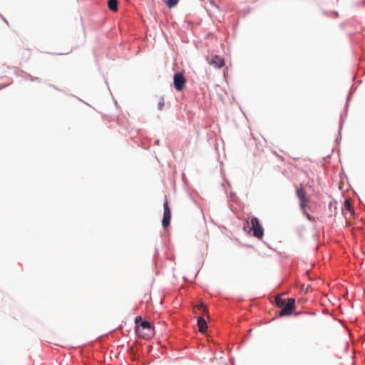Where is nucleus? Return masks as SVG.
Returning <instances> with one entry per match:
<instances>
[{
  "label": "nucleus",
  "mask_w": 365,
  "mask_h": 365,
  "mask_svg": "<svg viewBox=\"0 0 365 365\" xmlns=\"http://www.w3.org/2000/svg\"><path fill=\"white\" fill-rule=\"evenodd\" d=\"M165 105V100L163 96H160L158 98V109L159 110H162Z\"/></svg>",
  "instance_id": "9d476101"
},
{
  "label": "nucleus",
  "mask_w": 365,
  "mask_h": 365,
  "mask_svg": "<svg viewBox=\"0 0 365 365\" xmlns=\"http://www.w3.org/2000/svg\"><path fill=\"white\" fill-rule=\"evenodd\" d=\"M247 224L251 225L250 230L254 237L261 239L264 235V230L256 217H252L247 220Z\"/></svg>",
  "instance_id": "7ed1b4c3"
},
{
  "label": "nucleus",
  "mask_w": 365,
  "mask_h": 365,
  "mask_svg": "<svg viewBox=\"0 0 365 365\" xmlns=\"http://www.w3.org/2000/svg\"><path fill=\"white\" fill-rule=\"evenodd\" d=\"M178 1H179V0H168L166 2V5L169 8H172V7L175 6L178 4Z\"/></svg>",
  "instance_id": "f8f14e48"
},
{
  "label": "nucleus",
  "mask_w": 365,
  "mask_h": 365,
  "mask_svg": "<svg viewBox=\"0 0 365 365\" xmlns=\"http://www.w3.org/2000/svg\"><path fill=\"white\" fill-rule=\"evenodd\" d=\"M344 207H345V210L349 211L351 215L354 213V210H353L351 204L349 200H345Z\"/></svg>",
  "instance_id": "1a4fd4ad"
},
{
  "label": "nucleus",
  "mask_w": 365,
  "mask_h": 365,
  "mask_svg": "<svg viewBox=\"0 0 365 365\" xmlns=\"http://www.w3.org/2000/svg\"><path fill=\"white\" fill-rule=\"evenodd\" d=\"M164 207V213H163V218L162 220V224L164 227H167L170 222V218H171V211L168 205V202L167 200H165L163 203Z\"/></svg>",
  "instance_id": "423d86ee"
},
{
  "label": "nucleus",
  "mask_w": 365,
  "mask_h": 365,
  "mask_svg": "<svg viewBox=\"0 0 365 365\" xmlns=\"http://www.w3.org/2000/svg\"><path fill=\"white\" fill-rule=\"evenodd\" d=\"M173 81L175 88L180 91L183 89L186 80L182 73H177L174 75Z\"/></svg>",
  "instance_id": "39448f33"
},
{
  "label": "nucleus",
  "mask_w": 365,
  "mask_h": 365,
  "mask_svg": "<svg viewBox=\"0 0 365 365\" xmlns=\"http://www.w3.org/2000/svg\"><path fill=\"white\" fill-rule=\"evenodd\" d=\"M312 314L307 312H296V315L297 316H299L302 318H303L304 319H307V318H309V317Z\"/></svg>",
  "instance_id": "9b49d317"
},
{
  "label": "nucleus",
  "mask_w": 365,
  "mask_h": 365,
  "mask_svg": "<svg viewBox=\"0 0 365 365\" xmlns=\"http://www.w3.org/2000/svg\"><path fill=\"white\" fill-rule=\"evenodd\" d=\"M275 304L279 308L278 316L286 317L290 316L296 309L295 299L288 298L286 293L277 294L275 297Z\"/></svg>",
  "instance_id": "f257e3e1"
},
{
  "label": "nucleus",
  "mask_w": 365,
  "mask_h": 365,
  "mask_svg": "<svg viewBox=\"0 0 365 365\" xmlns=\"http://www.w3.org/2000/svg\"><path fill=\"white\" fill-rule=\"evenodd\" d=\"M297 196L299 200V206L304 214L307 215V217L310 220L311 217L307 214L306 208L308 205L309 200L306 197V192L304 189L302 184L297 187Z\"/></svg>",
  "instance_id": "f03ea898"
},
{
  "label": "nucleus",
  "mask_w": 365,
  "mask_h": 365,
  "mask_svg": "<svg viewBox=\"0 0 365 365\" xmlns=\"http://www.w3.org/2000/svg\"><path fill=\"white\" fill-rule=\"evenodd\" d=\"M194 313L195 314L196 319H205V317H207V319H210V316L208 314V312L203 304H200L194 307Z\"/></svg>",
  "instance_id": "20e7f679"
},
{
  "label": "nucleus",
  "mask_w": 365,
  "mask_h": 365,
  "mask_svg": "<svg viewBox=\"0 0 365 365\" xmlns=\"http://www.w3.org/2000/svg\"><path fill=\"white\" fill-rule=\"evenodd\" d=\"M108 6L112 11H118V1L117 0H108Z\"/></svg>",
  "instance_id": "6e6552de"
},
{
  "label": "nucleus",
  "mask_w": 365,
  "mask_h": 365,
  "mask_svg": "<svg viewBox=\"0 0 365 365\" xmlns=\"http://www.w3.org/2000/svg\"><path fill=\"white\" fill-rule=\"evenodd\" d=\"M207 62L210 65L214 66L215 68H220L225 66L224 59L217 55L213 56L210 58H207Z\"/></svg>",
  "instance_id": "0eeeda50"
},
{
  "label": "nucleus",
  "mask_w": 365,
  "mask_h": 365,
  "mask_svg": "<svg viewBox=\"0 0 365 365\" xmlns=\"http://www.w3.org/2000/svg\"><path fill=\"white\" fill-rule=\"evenodd\" d=\"M135 319H138V320H140V319H143V317L141 316H137Z\"/></svg>",
  "instance_id": "ddd939ff"
}]
</instances>
